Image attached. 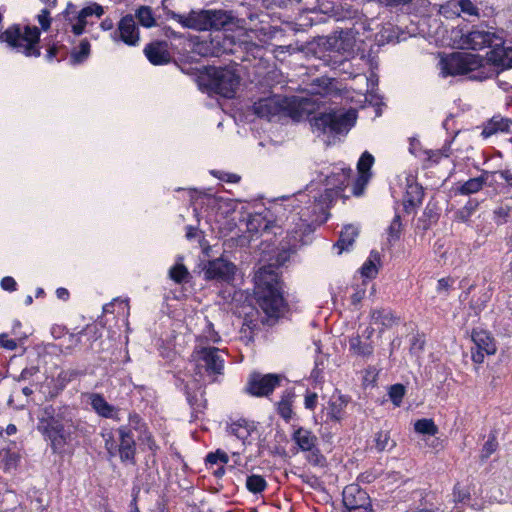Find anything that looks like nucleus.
<instances>
[{
	"label": "nucleus",
	"mask_w": 512,
	"mask_h": 512,
	"mask_svg": "<svg viewBox=\"0 0 512 512\" xmlns=\"http://www.w3.org/2000/svg\"><path fill=\"white\" fill-rule=\"evenodd\" d=\"M463 49L481 50L489 47L487 57L467 52H454L441 60V73L446 76L470 75L474 80H485L494 74L493 66L512 67V47L505 46L503 31L473 28L460 37Z\"/></svg>",
	"instance_id": "nucleus-1"
},
{
	"label": "nucleus",
	"mask_w": 512,
	"mask_h": 512,
	"mask_svg": "<svg viewBox=\"0 0 512 512\" xmlns=\"http://www.w3.org/2000/svg\"><path fill=\"white\" fill-rule=\"evenodd\" d=\"M38 430L50 441L53 453L62 454L80 430V421L69 407L48 405L41 411Z\"/></svg>",
	"instance_id": "nucleus-2"
},
{
	"label": "nucleus",
	"mask_w": 512,
	"mask_h": 512,
	"mask_svg": "<svg viewBox=\"0 0 512 512\" xmlns=\"http://www.w3.org/2000/svg\"><path fill=\"white\" fill-rule=\"evenodd\" d=\"M257 302L269 317H279L285 308L278 274L271 266L261 267L255 275Z\"/></svg>",
	"instance_id": "nucleus-3"
},
{
	"label": "nucleus",
	"mask_w": 512,
	"mask_h": 512,
	"mask_svg": "<svg viewBox=\"0 0 512 512\" xmlns=\"http://www.w3.org/2000/svg\"><path fill=\"white\" fill-rule=\"evenodd\" d=\"M178 21L186 28L194 30H230L236 25V17L231 11L202 10L192 11L188 16H176Z\"/></svg>",
	"instance_id": "nucleus-4"
},
{
	"label": "nucleus",
	"mask_w": 512,
	"mask_h": 512,
	"mask_svg": "<svg viewBox=\"0 0 512 512\" xmlns=\"http://www.w3.org/2000/svg\"><path fill=\"white\" fill-rule=\"evenodd\" d=\"M40 31L37 27H25L24 32L19 26L8 28L0 35V39L6 42L10 47L18 52L24 53L26 56H40V50L37 47L39 42Z\"/></svg>",
	"instance_id": "nucleus-5"
},
{
	"label": "nucleus",
	"mask_w": 512,
	"mask_h": 512,
	"mask_svg": "<svg viewBox=\"0 0 512 512\" xmlns=\"http://www.w3.org/2000/svg\"><path fill=\"white\" fill-rule=\"evenodd\" d=\"M202 79L209 90L226 98L234 97L240 83V77L227 67H210Z\"/></svg>",
	"instance_id": "nucleus-6"
},
{
	"label": "nucleus",
	"mask_w": 512,
	"mask_h": 512,
	"mask_svg": "<svg viewBox=\"0 0 512 512\" xmlns=\"http://www.w3.org/2000/svg\"><path fill=\"white\" fill-rule=\"evenodd\" d=\"M356 121V111H330L320 113L312 120V126L322 133H346Z\"/></svg>",
	"instance_id": "nucleus-7"
},
{
	"label": "nucleus",
	"mask_w": 512,
	"mask_h": 512,
	"mask_svg": "<svg viewBox=\"0 0 512 512\" xmlns=\"http://www.w3.org/2000/svg\"><path fill=\"white\" fill-rule=\"evenodd\" d=\"M224 352L216 347H201L195 349L192 357L196 362V374L201 375L202 370L215 382L218 376L223 375L225 360Z\"/></svg>",
	"instance_id": "nucleus-8"
},
{
	"label": "nucleus",
	"mask_w": 512,
	"mask_h": 512,
	"mask_svg": "<svg viewBox=\"0 0 512 512\" xmlns=\"http://www.w3.org/2000/svg\"><path fill=\"white\" fill-rule=\"evenodd\" d=\"M253 111L258 117L266 118L268 120L277 116L296 117L291 108L290 102H288L287 98L280 95L260 98L253 104Z\"/></svg>",
	"instance_id": "nucleus-9"
},
{
	"label": "nucleus",
	"mask_w": 512,
	"mask_h": 512,
	"mask_svg": "<svg viewBox=\"0 0 512 512\" xmlns=\"http://www.w3.org/2000/svg\"><path fill=\"white\" fill-rule=\"evenodd\" d=\"M282 376L278 374H261L253 372L249 375L244 391L255 397L269 396L280 385Z\"/></svg>",
	"instance_id": "nucleus-10"
},
{
	"label": "nucleus",
	"mask_w": 512,
	"mask_h": 512,
	"mask_svg": "<svg viewBox=\"0 0 512 512\" xmlns=\"http://www.w3.org/2000/svg\"><path fill=\"white\" fill-rule=\"evenodd\" d=\"M236 266L223 258H216L207 263L204 268V278L218 282H231L234 279Z\"/></svg>",
	"instance_id": "nucleus-11"
},
{
	"label": "nucleus",
	"mask_w": 512,
	"mask_h": 512,
	"mask_svg": "<svg viewBox=\"0 0 512 512\" xmlns=\"http://www.w3.org/2000/svg\"><path fill=\"white\" fill-rule=\"evenodd\" d=\"M114 41H122L128 46H138L140 42V33L137 27L135 17L127 14L121 18L117 29L113 32Z\"/></svg>",
	"instance_id": "nucleus-12"
},
{
	"label": "nucleus",
	"mask_w": 512,
	"mask_h": 512,
	"mask_svg": "<svg viewBox=\"0 0 512 512\" xmlns=\"http://www.w3.org/2000/svg\"><path fill=\"white\" fill-rule=\"evenodd\" d=\"M169 48L170 45L167 41L154 40L145 46L143 52L152 65H166L172 60Z\"/></svg>",
	"instance_id": "nucleus-13"
},
{
	"label": "nucleus",
	"mask_w": 512,
	"mask_h": 512,
	"mask_svg": "<svg viewBox=\"0 0 512 512\" xmlns=\"http://www.w3.org/2000/svg\"><path fill=\"white\" fill-rule=\"evenodd\" d=\"M312 232L310 225L301 218L295 223L293 229H289L285 238V245L289 252L295 253L300 247L307 244L306 237Z\"/></svg>",
	"instance_id": "nucleus-14"
},
{
	"label": "nucleus",
	"mask_w": 512,
	"mask_h": 512,
	"mask_svg": "<svg viewBox=\"0 0 512 512\" xmlns=\"http://www.w3.org/2000/svg\"><path fill=\"white\" fill-rule=\"evenodd\" d=\"M343 505L347 511L371 506V500L365 490L357 484L346 486L342 493Z\"/></svg>",
	"instance_id": "nucleus-15"
},
{
	"label": "nucleus",
	"mask_w": 512,
	"mask_h": 512,
	"mask_svg": "<svg viewBox=\"0 0 512 512\" xmlns=\"http://www.w3.org/2000/svg\"><path fill=\"white\" fill-rule=\"evenodd\" d=\"M118 432L120 436L119 456L121 461L135 464L136 443L130 428L121 426Z\"/></svg>",
	"instance_id": "nucleus-16"
},
{
	"label": "nucleus",
	"mask_w": 512,
	"mask_h": 512,
	"mask_svg": "<svg viewBox=\"0 0 512 512\" xmlns=\"http://www.w3.org/2000/svg\"><path fill=\"white\" fill-rule=\"evenodd\" d=\"M349 398L345 395H333L329 401L326 413V422H339L343 419L345 408L348 405Z\"/></svg>",
	"instance_id": "nucleus-17"
},
{
	"label": "nucleus",
	"mask_w": 512,
	"mask_h": 512,
	"mask_svg": "<svg viewBox=\"0 0 512 512\" xmlns=\"http://www.w3.org/2000/svg\"><path fill=\"white\" fill-rule=\"evenodd\" d=\"M510 125H512V119L494 116L484 124L481 135L488 138L498 132H509Z\"/></svg>",
	"instance_id": "nucleus-18"
},
{
	"label": "nucleus",
	"mask_w": 512,
	"mask_h": 512,
	"mask_svg": "<svg viewBox=\"0 0 512 512\" xmlns=\"http://www.w3.org/2000/svg\"><path fill=\"white\" fill-rule=\"evenodd\" d=\"M292 439L303 452L313 449L318 442L317 437L312 433V431L303 427H299L294 431Z\"/></svg>",
	"instance_id": "nucleus-19"
},
{
	"label": "nucleus",
	"mask_w": 512,
	"mask_h": 512,
	"mask_svg": "<svg viewBox=\"0 0 512 512\" xmlns=\"http://www.w3.org/2000/svg\"><path fill=\"white\" fill-rule=\"evenodd\" d=\"M255 430V425L253 422H249L245 419H239L233 423H231L227 427V431L229 434L234 435L243 443L251 436V433Z\"/></svg>",
	"instance_id": "nucleus-20"
},
{
	"label": "nucleus",
	"mask_w": 512,
	"mask_h": 512,
	"mask_svg": "<svg viewBox=\"0 0 512 512\" xmlns=\"http://www.w3.org/2000/svg\"><path fill=\"white\" fill-rule=\"evenodd\" d=\"M336 84L337 81L332 78H316L311 83V92L319 95H336L339 91Z\"/></svg>",
	"instance_id": "nucleus-21"
},
{
	"label": "nucleus",
	"mask_w": 512,
	"mask_h": 512,
	"mask_svg": "<svg viewBox=\"0 0 512 512\" xmlns=\"http://www.w3.org/2000/svg\"><path fill=\"white\" fill-rule=\"evenodd\" d=\"M295 394L292 391L286 390L279 402L276 404V411L278 415L285 421L289 422L293 415V402Z\"/></svg>",
	"instance_id": "nucleus-22"
},
{
	"label": "nucleus",
	"mask_w": 512,
	"mask_h": 512,
	"mask_svg": "<svg viewBox=\"0 0 512 512\" xmlns=\"http://www.w3.org/2000/svg\"><path fill=\"white\" fill-rule=\"evenodd\" d=\"M471 337L476 349L484 350L487 355H491L496 352V346L493 338L486 331L473 330Z\"/></svg>",
	"instance_id": "nucleus-23"
},
{
	"label": "nucleus",
	"mask_w": 512,
	"mask_h": 512,
	"mask_svg": "<svg viewBox=\"0 0 512 512\" xmlns=\"http://www.w3.org/2000/svg\"><path fill=\"white\" fill-rule=\"evenodd\" d=\"M92 408L102 417L115 418V408L110 405L101 394L94 393L90 396Z\"/></svg>",
	"instance_id": "nucleus-24"
},
{
	"label": "nucleus",
	"mask_w": 512,
	"mask_h": 512,
	"mask_svg": "<svg viewBox=\"0 0 512 512\" xmlns=\"http://www.w3.org/2000/svg\"><path fill=\"white\" fill-rule=\"evenodd\" d=\"M357 236L358 230L356 227L353 225L345 226L337 243L334 245L336 248H338V254H341L343 251L347 250L354 243Z\"/></svg>",
	"instance_id": "nucleus-25"
},
{
	"label": "nucleus",
	"mask_w": 512,
	"mask_h": 512,
	"mask_svg": "<svg viewBox=\"0 0 512 512\" xmlns=\"http://www.w3.org/2000/svg\"><path fill=\"white\" fill-rule=\"evenodd\" d=\"M371 320L374 324H380L384 328H391L398 322V318L388 309H376L371 312Z\"/></svg>",
	"instance_id": "nucleus-26"
},
{
	"label": "nucleus",
	"mask_w": 512,
	"mask_h": 512,
	"mask_svg": "<svg viewBox=\"0 0 512 512\" xmlns=\"http://www.w3.org/2000/svg\"><path fill=\"white\" fill-rule=\"evenodd\" d=\"M350 349L357 355L369 356L373 353V346L370 341H362L360 336H354L349 340Z\"/></svg>",
	"instance_id": "nucleus-27"
},
{
	"label": "nucleus",
	"mask_w": 512,
	"mask_h": 512,
	"mask_svg": "<svg viewBox=\"0 0 512 512\" xmlns=\"http://www.w3.org/2000/svg\"><path fill=\"white\" fill-rule=\"evenodd\" d=\"M492 296L490 289H484L479 293L478 296L474 295L470 301V309L473 310L475 315H478L482 310L485 309L487 303L490 301Z\"/></svg>",
	"instance_id": "nucleus-28"
},
{
	"label": "nucleus",
	"mask_w": 512,
	"mask_h": 512,
	"mask_svg": "<svg viewBox=\"0 0 512 512\" xmlns=\"http://www.w3.org/2000/svg\"><path fill=\"white\" fill-rule=\"evenodd\" d=\"M138 22L146 28H151L156 25V19L153 11L149 6H140L134 15Z\"/></svg>",
	"instance_id": "nucleus-29"
},
{
	"label": "nucleus",
	"mask_w": 512,
	"mask_h": 512,
	"mask_svg": "<svg viewBox=\"0 0 512 512\" xmlns=\"http://www.w3.org/2000/svg\"><path fill=\"white\" fill-rule=\"evenodd\" d=\"M169 277L177 284L186 283L190 278L188 269L182 263H176L169 270Z\"/></svg>",
	"instance_id": "nucleus-30"
},
{
	"label": "nucleus",
	"mask_w": 512,
	"mask_h": 512,
	"mask_svg": "<svg viewBox=\"0 0 512 512\" xmlns=\"http://www.w3.org/2000/svg\"><path fill=\"white\" fill-rule=\"evenodd\" d=\"M396 446V442L390 438L388 432L380 431L375 435V447L377 451H390Z\"/></svg>",
	"instance_id": "nucleus-31"
},
{
	"label": "nucleus",
	"mask_w": 512,
	"mask_h": 512,
	"mask_svg": "<svg viewBox=\"0 0 512 512\" xmlns=\"http://www.w3.org/2000/svg\"><path fill=\"white\" fill-rule=\"evenodd\" d=\"M423 195L424 192L421 186L418 184H410L406 191L405 202L411 206H416L422 202Z\"/></svg>",
	"instance_id": "nucleus-32"
},
{
	"label": "nucleus",
	"mask_w": 512,
	"mask_h": 512,
	"mask_svg": "<svg viewBox=\"0 0 512 512\" xmlns=\"http://www.w3.org/2000/svg\"><path fill=\"white\" fill-rule=\"evenodd\" d=\"M485 181L486 179L483 176L471 178L459 188V192L463 195L476 193L482 189Z\"/></svg>",
	"instance_id": "nucleus-33"
},
{
	"label": "nucleus",
	"mask_w": 512,
	"mask_h": 512,
	"mask_svg": "<svg viewBox=\"0 0 512 512\" xmlns=\"http://www.w3.org/2000/svg\"><path fill=\"white\" fill-rule=\"evenodd\" d=\"M414 429L417 433L434 436L438 432V427L432 419H419L414 424Z\"/></svg>",
	"instance_id": "nucleus-34"
},
{
	"label": "nucleus",
	"mask_w": 512,
	"mask_h": 512,
	"mask_svg": "<svg viewBox=\"0 0 512 512\" xmlns=\"http://www.w3.org/2000/svg\"><path fill=\"white\" fill-rule=\"evenodd\" d=\"M266 486V480L260 475L253 474L246 479V487L252 493H260L265 490Z\"/></svg>",
	"instance_id": "nucleus-35"
},
{
	"label": "nucleus",
	"mask_w": 512,
	"mask_h": 512,
	"mask_svg": "<svg viewBox=\"0 0 512 512\" xmlns=\"http://www.w3.org/2000/svg\"><path fill=\"white\" fill-rule=\"evenodd\" d=\"M374 163V157L369 152H364L357 164V168L359 173L361 174L360 179L364 182H367V178L365 174L370 170L371 166Z\"/></svg>",
	"instance_id": "nucleus-36"
},
{
	"label": "nucleus",
	"mask_w": 512,
	"mask_h": 512,
	"mask_svg": "<svg viewBox=\"0 0 512 512\" xmlns=\"http://www.w3.org/2000/svg\"><path fill=\"white\" fill-rule=\"evenodd\" d=\"M90 54V43L87 39L80 42L79 50L71 53V59L74 64L82 63Z\"/></svg>",
	"instance_id": "nucleus-37"
},
{
	"label": "nucleus",
	"mask_w": 512,
	"mask_h": 512,
	"mask_svg": "<svg viewBox=\"0 0 512 512\" xmlns=\"http://www.w3.org/2000/svg\"><path fill=\"white\" fill-rule=\"evenodd\" d=\"M402 231V222L400 215H395L393 220L391 221L387 233H388V242L393 243L400 239Z\"/></svg>",
	"instance_id": "nucleus-38"
},
{
	"label": "nucleus",
	"mask_w": 512,
	"mask_h": 512,
	"mask_svg": "<svg viewBox=\"0 0 512 512\" xmlns=\"http://www.w3.org/2000/svg\"><path fill=\"white\" fill-rule=\"evenodd\" d=\"M372 258L378 259L379 258L378 253L371 252L370 258L363 264V266L361 268L362 275L367 278H373L377 274V268H376V265Z\"/></svg>",
	"instance_id": "nucleus-39"
},
{
	"label": "nucleus",
	"mask_w": 512,
	"mask_h": 512,
	"mask_svg": "<svg viewBox=\"0 0 512 512\" xmlns=\"http://www.w3.org/2000/svg\"><path fill=\"white\" fill-rule=\"evenodd\" d=\"M498 449V442L494 434H490L488 440L484 443L481 451V459H488Z\"/></svg>",
	"instance_id": "nucleus-40"
},
{
	"label": "nucleus",
	"mask_w": 512,
	"mask_h": 512,
	"mask_svg": "<svg viewBox=\"0 0 512 512\" xmlns=\"http://www.w3.org/2000/svg\"><path fill=\"white\" fill-rule=\"evenodd\" d=\"M78 14H80V18H89L92 16L100 18L104 14V8L97 3H91L90 5L81 9Z\"/></svg>",
	"instance_id": "nucleus-41"
},
{
	"label": "nucleus",
	"mask_w": 512,
	"mask_h": 512,
	"mask_svg": "<svg viewBox=\"0 0 512 512\" xmlns=\"http://www.w3.org/2000/svg\"><path fill=\"white\" fill-rule=\"evenodd\" d=\"M405 395V387L402 384H394L389 389V397L395 406H400Z\"/></svg>",
	"instance_id": "nucleus-42"
},
{
	"label": "nucleus",
	"mask_w": 512,
	"mask_h": 512,
	"mask_svg": "<svg viewBox=\"0 0 512 512\" xmlns=\"http://www.w3.org/2000/svg\"><path fill=\"white\" fill-rule=\"evenodd\" d=\"M306 452L308 453L307 460L310 464L314 466H323L325 464V457L321 454L317 445Z\"/></svg>",
	"instance_id": "nucleus-43"
},
{
	"label": "nucleus",
	"mask_w": 512,
	"mask_h": 512,
	"mask_svg": "<svg viewBox=\"0 0 512 512\" xmlns=\"http://www.w3.org/2000/svg\"><path fill=\"white\" fill-rule=\"evenodd\" d=\"M0 457L2 461L5 463L6 469H10L11 467L16 466L19 456L15 452H11L10 450L3 449L0 452Z\"/></svg>",
	"instance_id": "nucleus-44"
},
{
	"label": "nucleus",
	"mask_w": 512,
	"mask_h": 512,
	"mask_svg": "<svg viewBox=\"0 0 512 512\" xmlns=\"http://www.w3.org/2000/svg\"><path fill=\"white\" fill-rule=\"evenodd\" d=\"M510 216V207L500 206L494 210V219L497 225H503L508 222Z\"/></svg>",
	"instance_id": "nucleus-45"
},
{
	"label": "nucleus",
	"mask_w": 512,
	"mask_h": 512,
	"mask_svg": "<svg viewBox=\"0 0 512 512\" xmlns=\"http://www.w3.org/2000/svg\"><path fill=\"white\" fill-rule=\"evenodd\" d=\"M88 23V18H80V14L77 13V15L74 16V21L70 23L73 34L76 36L83 34Z\"/></svg>",
	"instance_id": "nucleus-46"
},
{
	"label": "nucleus",
	"mask_w": 512,
	"mask_h": 512,
	"mask_svg": "<svg viewBox=\"0 0 512 512\" xmlns=\"http://www.w3.org/2000/svg\"><path fill=\"white\" fill-rule=\"evenodd\" d=\"M206 461L211 464H216L218 461L226 464L229 461L227 453L218 449L216 452H211L206 456Z\"/></svg>",
	"instance_id": "nucleus-47"
},
{
	"label": "nucleus",
	"mask_w": 512,
	"mask_h": 512,
	"mask_svg": "<svg viewBox=\"0 0 512 512\" xmlns=\"http://www.w3.org/2000/svg\"><path fill=\"white\" fill-rule=\"evenodd\" d=\"M458 5L463 13L470 16H478L479 10L471 0H460Z\"/></svg>",
	"instance_id": "nucleus-48"
},
{
	"label": "nucleus",
	"mask_w": 512,
	"mask_h": 512,
	"mask_svg": "<svg viewBox=\"0 0 512 512\" xmlns=\"http://www.w3.org/2000/svg\"><path fill=\"white\" fill-rule=\"evenodd\" d=\"M130 430L132 429L136 431L142 432L145 429V423L143 422L142 418L134 413L129 415V423L126 425Z\"/></svg>",
	"instance_id": "nucleus-49"
},
{
	"label": "nucleus",
	"mask_w": 512,
	"mask_h": 512,
	"mask_svg": "<svg viewBox=\"0 0 512 512\" xmlns=\"http://www.w3.org/2000/svg\"><path fill=\"white\" fill-rule=\"evenodd\" d=\"M38 22L41 26V28L46 31L50 28L51 25V18H50V11L49 9L45 8L41 10V13L38 15Z\"/></svg>",
	"instance_id": "nucleus-50"
},
{
	"label": "nucleus",
	"mask_w": 512,
	"mask_h": 512,
	"mask_svg": "<svg viewBox=\"0 0 512 512\" xmlns=\"http://www.w3.org/2000/svg\"><path fill=\"white\" fill-rule=\"evenodd\" d=\"M213 174L220 180L229 182V183H238L240 181V176L233 173L226 172H213Z\"/></svg>",
	"instance_id": "nucleus-51"
},
{
	"label": "nucleus",
	"mask_w": 512,
	"mask_h": 512,
	"mask_svg": "<svg viewBox=\"0 0 512 512\" xmlns=\"http://www.w3.org/2000/svg\"><path fill=\"white\" fill-rule=\"evenodd\" d=\"M424 345L425 341L419 335H414L411 339L410 350L413 353L421 352L424 348Z\"/></svg>",
	"instance_id": "nucleus-52"
},
{
	"label": "nucleus",
	"mask_w": 512,
	"mask_h": 512,
	"mask_svg": "<svg viewBox=\"0 0 512 512\" xmlns=\"http://www.w3.org/2000/svg\"><path fill=\"white\" fill-rule=\"evenodd\" d=\"M76 8L77 7L75 4L69 2L66 6V9L63 11V15L69 23L74 21V16H76L78 13Z\"/></svg>",
	"instance_id": "nucleus-53"
},
{
	"label": "nucleus",
	"mask_w": 512,
	"mask_h": 512,
	"mask_svg": "<svg viewBox=\"0 0 512 512\" xmlns=\"http://www.w3.org/2000/svg\"><path fill=\"white\" fill-rule=\"evenodd\" d=\"M423 217H425L429 220V222H427L426 220H423V223H424L423 229L427 230L430 226V223L432 221L436 220V214L433 212V209L426 207V209L424 210V213H423ZM419 221H422V218H420Z\"/></svg>",
	"instance_id": "nucleus-54"
},
{
	"label": "nucleus",
	"mask_w": 512,
	"mask_h": 512,
	"mask_svg": "<svg viewBox=\"0 0 512 512\" xmlns=\"http://www.w3.org/2000/svg\"><path fill=\"white\" fill-rule=\"evenodd\" d=\"M318 402V395L316 393H308L305 396L304 405L306 409H315Z\"/></svg>",
	"instance_id": "nucleus-55"
},
{
	"label": "nucleus",
	"mask_w": 512,
	"mask_h": 512,
	"mask_svg": "<svg viewBox=\"0 0 512 512\" xmlns=\"http://www.w3.org/2000/svg\"><path fill=\"white\" fill-rule=\"evenodd\" d=\"M17 283L14 280V278L10 276H6L1 280V287L3 290L6 291H15L16 290Z\"/></svg>",
	"instance_id": "nucleus-56"
},
{
	"label": "nucleus",
	"mask_w": 512,
	"mask_h": 512,
	"mask_svg": "<svg viewBox=\"0 0 512 512\" xmlns=\"http://www.w3.org/2000/svg\"><path fill=\"white\" fill-rule=\"evenodd\" d=\"M0 345L9 350H14L17 347L16 341L8 338L6 334L0 335Z\"/></svg>",
	"instance_id": "nucleus-57"
},
{
	"label": "nucleus",
	"mask_w": 512,
	"mask_h": 512,
	"mask_svg": "<svg viewBox=\"0 0 512 512\" xmlns=\"http://www.w3.org/2000/svg\"><path fill=\"white\" fill-rule=\"evenodd\" d=\"M471 354V358L476 364H481L484 361L485 355H487L484 350L476 349L475 347L471 348Z\"/></svg>",
	"instance_id": "nucleus-58"
},
{
	"label": "nucleus",
	"mask_w": 512,
	"mask_h": 512,
	"mask_svg": "<svg viewBox=\"0 0 512 512\" xmlns=\"http://www.w3.org/2000/svg\"><path fill=\"white\" fill-rule=\"evenodd\" d=\"M185 394H186V399H187V401H188L189 405H190L192 408H194V409L198 408V407H199V404H198V397H197V395H196V394H193V393L190 391V389H189L188 385H186V386H185Z\"/></svg>",
	"instance_id": "nucleus-59"
},
{
	"label": "nucleus",
	"mask_w": 512,
	"mask_h": 512,
	"mask_svg": "<svg viewBox=\"0 0 512 512\" xmlns=\"http://www.w3.org/2000/svg\"><path fill=\"white\" fill-rule=\"evenodd\" d=\"M271 2L279 7H288L298 4L300 0H271Z\"/></svg>",
	"instance_id": "nucleus-60"
},
{
	"label": "nucleus",
	"mask_w": 512,
	"mask_h": 512,
	"mask_svg": "<svg viewBox=\"0 0 512 512\" xmlns=\"http://www.w3.org/2000/svg\"><path fill=\"white\" fill-rule=\"evenodd\" d=\"M379 3L385 5V6H398L401 4H406L410 2L411 0H378Z\"/></svg>",
	"instance_id": "nucleus-61"
},
{
	"label": "nucleus",
	"mask_w": 512,
	"mask_h": 512,
	"mask_svg": "<svg viewBox=\"0 0 512 512\" xmlns=\"http://www.w3.org/2000/svg\"><path fill=\"white\" fill-rule=\"evenodd\" d=\"M198 229L193 226H187L186 227V238L188 240H192L197 237Z\"/></svg>",
	"instance_id": "nucleus-62"
},
{
	"label": "nucleus",
	"mask_w": 512,
	"mask_h": 512,
	"mask_svg": "<svg viewBox=\"0 0 512 512\" xmlns=\"http://www.w3.org/2000/svg\"><path fill=\"white\" fill-rule=\"evenodd\" d=\"M451 280L449 278H442L438 281V291L448 290Z\"/></svg>",
	"instance_id": "nucleus-63"
},
{
	"label": "nucleus",
	"mask_w": 512,
	"mask_h": 512,
	"mask_svg": "<svg viewBox=\"0 0 512 512\" xmlns=\"http://www.w3.org/2000/svg\"><path fill=\"white\" fill-rule=\"evenodd\" d=\"M499 175L508 185L512 186V173L509 170L500 171Z\"/></svg>",
	"instance_id": "nucleus-64"
}]
</instances>
